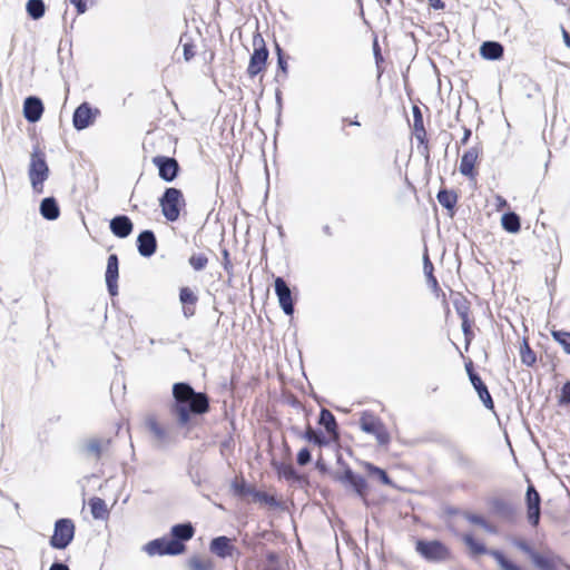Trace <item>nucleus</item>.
Here are the masks:
<instances>
[{"label": "nucleus", "instance_id": "15", "mask_svg": "<svg viewBox=\"0 0 570 570\" xmlns=\"http://www.w3.org/2000/svg\"><path fill=\"white\" fill-rule=\"evenodd\" d=\"M236 539L228 538L226 535H219L212 539L209 543V551L220 558H232L234 554H238V550L235 546Z\"/></svg>", "mask_w": 570, "mask_h": 570}, {"label": "nucleus", "instance_id": "17", "mask_svg": "<svg viewBox=\"0 0 570 570\" xmlns=\"http://www.w3.org/2000/svg\"><path fill=\"white\" fill-rule=\"evenodd\" d=\"M153 164L158 168L159 177L165 181H173L178 176L179 164L173 157L156 156Z\"/></svg>", "mask_w": 570, "mask_h": 570}, {"label": "nucleus", "instance_id": "4", "mask_svg": "<svg viewBox=\"0 0 570 570\" xmlns=\"http://www.w3.org/2000/svg\"><path fill=\"white\" fill-rule=\"evenodd\" d=\"M462 540L469 549V552L473 557L482 556L489 553L499 564L502 570H523L520 566L515 564L511 560H509L503 552L499 550L488 551L485 546L474 539V537L470 533H465L462 535Z\"/></svg>", "mask_w": 570, "mask_h": 570}, {"label": "nucleus", "instance_id": "1", "mask_svg": "<svg viewBox=\"0 0 570 570\" xmlns=\"http://www.w3.org/2000/svg\"><path fill=\"white\" fill-rule=\"evenodd\" d=\"M171 392V412L180 426H187L193 415H205L210 410L209 396L204 392H196L188 383H175Z\"/></svg>", "mask_w": 570, "mask_h": 570}, {"label": "nucleus", "instance_id": "41", "mask_svg": "<svg viewBox=\"0 0 570 570\" xmlns=\"http://www.w3.org/2000/svg\"><path fill=\"white\" fill-rule=\"evenodd\" d=\"M278 476L284 478L287 481H299L301 475L289 463H281L276 466Z\"/></svg>", "mask_w": 570, "mask_h": 570}, {"label": "nucleus", "instance_id": "14", "mask_svg": "<svg viewBox=\"0 0 570 570\" xmlns=\"http://www.w3.org/2000/svg\"><path fill=\"white\" fill-rule=\"evenodd\" d=\"M100 111L92 108L88 102H82L78 106L72 116V124L77 130H82L91 126Z\"/></svg>", "mask_w": 570, "mask_h": 570}, {"label": "nucleus", "instance_id": "62", "mask_svg": "<svg viewBox=\"0 0 570 570\" xmlns=\"http://www.w3.org/2000/svg\"><path fill=\"white\" fill-rule=\"evenodd\" d=\"M151 430L159 436H163L164 435V431L161 428L158 426L157 423H153L151 424Z\"/></svg>", "mask_w": 570, "mask_h": 570}, {"label": "nucleus", "instance_id": "47", "mask_svg": "<svg viewBox=\"0 0 570 570\" xmlns=\"http://www.w3.org/2000/svg\"><path fill=\"white\" fill-rule=\"evenodd\" d=\"M208 261L209 259L205 254L198 253V254H193L189 257L188 263L194 271L199 272V271H203L206 268V266L208 265Z\"/></svg>", "mask_w": 570, "mask_h": 570}, {"label": "nucleus", "instance_id": "51", "mask_svg": "<svg viewBox=\"0 0 570 570\" xmlns=\"http://www.w3.org/2000/svg\"><path fill=\"white\" fill-rule=\"evenodd\" d=\"M276 52H277V65L278 69L283 72L284 76H287V59L283 53L282 48L279 45H276Z\"/></svg>", "mask_w": 570, "mask_h": 570}, {"label": "nucleus", "instance_id": "11", "mask_svg": "<svg viewBox=\"0 0 570 570\" xmlns=\"http://www.w3.org/2000/svg\"><path fill=\"white\" fill-rule=\"evenodd\" d=\"M483 149L480 145L466 149L460 160L459 170L471 181H475L479 175V165Z\"/></svg>", "mask_w": 570, "mask_h": 570}, {"label": "nucleus", "instance_id": "60", "mask_svg": "<svg viewBox=\"0 0 570 570\" xmlns=\"http://www.w3.org/2000/svg\"><path fill=\"white\" fill-rule=\"evenodd\" d=\"M49 570H69V568L63 563H53Z\"/></svg>", "mask_w": 570, "mask_h": 570}, {"label": "nucleus", "instance_id": "37", "mask_svg": "<svg viewBox=\"0 0 570 570\" xmlns=\"http://www.w3.org/2000/svg\"><path fill=\"white\" fill-rule=\"evenodd\" d=\"M26 10L33 20H38L45 16L46 6L43 0H28Z\"/></svg>", "mask_w": 570, "mask_h": 570}, {"label": "nucleus", "instance_id": "38", "mask_svg": "<svg viewBox=\"0 0 570 570\" xmlns=\"http://www.w3.org/2000/svg\"><path fill=\"white\" fill-rule=\"evenodd\" d=\"M436 198L439 203L446 209H453L458 203V195L454 191L448 189H441L438 193Z\"/></svg>", "mask_w": 570, "mask_h": 570}, {"label": "nucleus", "instance_id": "16", "mask_svg": "<svg viewBox=\"0 0 570 570\" xmlns=\"http://www.w3.org/2000/svg\"><path fill=\"white\" fill-rule=\"evenodd\" d=\"M465 370H466V373L469 375V379H470L473 387L478 392L479 397L482 401V403L484 404V406L489 410H493L494 403H493L492 396H491L490 392L488 391L487 385L481 380V377L474 372L473 362L471 360H469V362L465 363Z\"/></svg>", "mask_w": 570, "mask_h": 570}, {"label": "nucleus", "instance_id": "22", "mask_svg": "<svg viewBox=\"0 0 570 570\" xmlns=\"http://www.w3.org/2000/svg\"><path fill=\"white\" fill-rule=\"evenodd\" d=\"M118 276H119V261L116 254H111L107 259L106 268V284L110 296L118 294Z\"/></svg>", "mask_w": 570, "mask_h": 570}, {"label": "nucleus", "instance_id": "3", "mask_svg": "<svg viewBox=\"0 0 570 570\" xmlns=\"http://www.w3.org/2000/svg\"><path fill=\"white\" fill-rule=\"evenodd\" d=\"M248 548H250L253 552L261 553V558L250 557L247 559L246 564L248 568H253L254 570H284L279 554L275 551L267 550L265 543L258 541L248 544Z\"/></svg>", "mask_w": 570, "mask_h": 570}, {"label": "nucleus", "instance_id": "49", "mask_svg": "<svg viewBox=\"0 0 570 570\" xmlns=\"http://www.w3.org/2000/svg\"><path fill=\"white\" fill-rule=\"evenodd\" d=\"M558 405H570V381H567L560 389V393L558 395Z\"/></svg>", "mask_w": 570, "mask_h": 570}, {"label": "nucleus", "instance_id": "32", "mask_svg": "<svg viewBox=\"0 0 570 570\" xmlns=\"http://www.w3.org/2000/svg\"><path fill=\"white\" fill-rule=\"evenodd\" d=\"M91 515L95 519L105 520L109 517V510L104 499L99 497H92L88 501Z\"/></svg>", "mask_w": 570, "mask_h": 570}, {"label": "nucleus", "instance_id": "29", "mask_svg": "<svg viewBox=\"0 0 570 570\" xmlns=\"http://www.w3.org/2000/svg\"><path fill=\"white\" fill-rule=\"evenodd\" d=\"M170 534L171 540H178V542L184 543L194 537L195 529L190 523H179L171 528Z\"/></svg>", "mask_w": 570, "mask_h": 570}, {"label": "nucleus", "instance_id": "24", "mask_svg": "<svg viewBox=\"0 0 570 570\" xmlns=\"http://www.w3.org/2000/svg\"><path fill=\"white\" fill-rule=\"evenodd\" d=\"M43 105L38 97H28L23 102V116L29 122H37L43 114Z\"/></svg>", "mask_w": 570, "mask_h": 570}, {"label": "nucleus", "instance_id": "46", "mask_svg": "<svg viewBox=\"0 0 570 570\" xmlns=\"http://www.w3.org/2000/svg\"><path fill=\"white\" fill-rule=\"evenodd\" d=\"M491 505H492L494 513H497L498 515L508 518L509 515L512 514L511 505L502 499H494L492 501Z\"/></svg>", "mask_w": 570, "mask_h": 570}, {"label": "nucleus", "instance_id": "13", "mask_svg": "<svg viewBox=\"0 0 570 570\" xmlns=\"http://www.w3.org/2000/svg\"><path fill=\"white\" fill-rule=\"evenodd\" d=\"M532 562L539 570H570V566L551 550L533 556Z\"/></svg>", "mask_w": 570, "mask_h": 570}, {"label": "nucleus", "instance_id": "23", "mask_svg": "<svg viewBox=\"0 0 570 570\" xmlns=\"http://www.w3.org/2000/svg\"><path fill=\"white\" fill-rule=\"evenodd\" d=\"M179 302L186 318H190L196 314L198 296L190 287L184 286L179 289Z\"/></svg>", "mask_w": 570, "mask_h": 570}, {"label": "nucleus", "instance_id": "39", "mask_svg": "<svg viewBox=\"0 0 570 570\" xmlns=\"http://www.w3.org/2000/svg\"><path fill=\"white\" fill-rule=\"evenodd\" d=\"M188 567L190 570H214L215 564L209 558L194 556L188 560Z\"/></svg>", "mask_w": 570, "mask_h": 570}, {"label": "nucleus", "instance_id": "2", "mask_svg": "<svg viewBox=\"0 0 570 570\" xmlns=\"http://www.w3.org/2000/svg\"><path fill=\"white\" fill-rule=\"evenodd\" d=\"M50 175L45 151L36 147L30 155L28 176L33 193L40 195L45 191V181Z\"/></svg>", "mask_w": 570, "mask_h": 570}, {"label": "nucleus", "instance_id": "61", "mask_svg": "<svg viewBox=\"0 0 570 570\" xmlns=\"http://www.w3.org/2000/svg\"><path fill=\"white\" fill-rule=\"evenodd\" d=\"M562 37L567 47L570 48V33L564 28H562Z\"/></svg>", "mask_w": 570, "mask_h": 570}, {"label": "nucleus", "instance_id": "10", "mask_svg": "<svg viewBox=\"0 0 570 570\" xmlns=\"http://www.w3.org/2000/svg\"><path fill=\"white\" fill-rule=\"evenodd\" d=\"M528 482L524 495L525 517L528 523L537 529L541 519V495L530 480Z\"/></svg>", "mask_w": 570, "mask_h": 570}, {"label": "nucleus", "instance_id": "64", "mask_svg": "<svg viewBox=\"0 0 570 570\" xmlns=\"http://www.w3.org/2000/svg\"><path fill=\"white\" fill-rule=\"evenodd\" d=\"M360 9H363V0H355Z\"/></svg>", "mask_w": 570, "mask_h": 570}, {"label": "nucleus", "instance_id": "56", "mask_svg": "<svg viewBox=\"0 0 570 570\" xmlns=\"http://www.w3.org/2000/svg\"><path fill=\"white\" fill-rule=\"evenodd\" d=\"M70 2L76 7L77 13L82 14L87 11V0H70Z\"/></svg>", "mask_w": 570, "mask_h": 570}, {"label": "nucleus", "instance_id": "58", "mask_svg": "<svg viewBox=\"0 0 570 570\" xmlns=\"http://www.w3.org/2000/svg\"><path fill=\"white\" fill-rule=\"evenodd\" d=\"M471 134H472L471 129L464 127L463 137L461 138L460 144L461 145H466L469 139H470V137H471Z\"/></svg>", "mask_w": 570, "mask_h": 570}, {"label": "nucleus", "instance_id": "21", "mask_svg": "<svg viewBox=\"0 0 570 570\" xmlns=\"http://www.w3.org/2000/svg\"><path fill=\"white\" fill-rule=\"evenodd\" d=\"M318 424L325 429L326 434L324 435L328 439L331 444H337L340 442L338 425L334 414L330 410H321Z\"/></svg>", "mask_w": 570, "mask_h": 570}, {"label": "nucleus", "instance_id": "5", "mask_svg": "<svg viewBox=\"0 0 570 570\" xmlns=\"http://www.w3.org/2000/svg\"><path fill=\"white\" fill-rule=\"evenodd\" d=\"M159 205L164 217L168 222H176L180 216L181 209L185 208L186 202L180 189L169 187L159 198Z\"/></svg>", "mask_w": 570, "mask_h": 570}, {"label": "nucleus", "instance_id": "55", "mask_svg": "<svg viewBox=\"0 0 570 570\" xmlns=\"http://www.w3.org/2000/svg\"><path fill=\"white\" fill-rule=\"evenodd\" d=\"M494 206H495V210L501 212V210L508 208L509 204L503 196L495 195L494 196Z\"/></svg>", "mask_w": 570, "mask_h": 570}, {"label": "nucleus", "instance_id": "6", "mask_svg": "<svg viewBox=\"0 0 570 570\" xmlns=\"http://www.w3.org/2000/svg\"><path fill=\"white\" fill-rule=\"evenodd\" d=\"M360 428L363 432L375 438L380 445H387L391 435L383 421L370 411H364L360 417Z\"/></svg>", "mask_w": 570, "mask_h": 570}, {"label": "nucleus", "instance_id": "42", "mask_svg": "<svg viewBox=\"0 0 570 570\" xmlns=\"http://www.w3.org/2000/svg\"><path fill=\"white\" fill-rule=\"evenodd\" d=\"M462 321V331L464 334V341H465V351L469 350L470 344L475 337L473 327H474V320L472 316L461 318Z\"/></svg>", "mask_w": 570, "mask_h": 570}, {"label": "nucleus", "instance_id": "25", "mask_svg": "<svg viewBox=\"0 0 570 570\" xmlns=\"http://www.w3.org/2000/svg\"><path fill=\"white\" fill-rule=\"evenodd\" d=\"M138 252L144 257H149L155 254L157 249V240L151 230H144L137 238Z\"/></svg>", "mask_w": 570, "mask_h": 570}, {"label": "nucleus", "instance_id": "28", "mask_svg": "<svg viewBox=\"0 0 570 570\" xmlns=\"http://www.w3.org/2000/svg\"><path fill=\"white\" fill-rule=\"evenodd\" d=\"M344 479L354 488L355 492L361 498H363L364 500L366 499L368 492V484L363 476L355 474L351 470H347L344 474Z\"/></svg>", "mask_w": 570, "mask_h": 570}, {"label": "nucleus", "instance_id": "27", "mask_svg": "<svg viewBox=\"0 0 570 570\" xmlns=\"http://www.w3.org/2000/svg\"><path fill=\"white\" fill-rule=\"evenodd\" d=\"M110 229L115 236L125 238L131 234L132 223L130 218L125 215L116 216L110 222Z\"/></svg>", "mask_w": 570, "mask_h": 570}, {"label": "nucleus", "instance_id": "59", "mask_svg": "<svg viewBox=\"0 0 570 570\" xmlns=\"http://www.w3.org/2000/svg\"><path fill=\"white\" fill-rule=\"evenodd\" d=\"M374 51H375L376 62L379 63V62L383 61V57L381 55L380 47H379L377 42L374 43Z\"/></svg>", "mask_w": 570, "mask_h": 570}, {"label": "nucleus", "instance_id": "20", "mask_svg": "<svg viewBox=\"0 0 570 570\" xmlns=\"http://www.w3.org/2000/svg\"><path fill=\"white\" fill-rule=\"evenodd\" d=\"M275 294L278 298L281 308L286 315L294 313V298L292 291L282 277H276L274 281Z\"/></svg>", "mask_w": 570, "mask_h": 570}, {"label": "nucleus", "instance_id": "18", "mask_svg": "<svg viewBox=\"0 0 570 570\" xmlns=\"http://www.w3.org/2000/svg\"><path fill=\"white\" fill-rule=\"evenodd\" d=\"M433 269H434L433 264L430 262L429 257L426 256L425 262H424V271L426 274L428 284L432 288L435 297L441 301V303L443 305L445 318L448 320L451 314L450 304L446 298L445 292L440 287L439 282L433 274Z\"/></svg>", "mask_w": 570, "mask_h": 570}, {"label": "nucleus", "instance_id": "35", "mask_svg": "<svg viewBox=\"0 0 570 570\" xmlns=\"http://www.w3.org/2000/svg\"><path fill=\"white\" fill-rule=\"evenodd\" d=\"M109 443V440L91 439L86 444V451L88 454L99 460L104 451L108 448Z\"/></svg>", "mask_w": 570, "mask_h": 570}, {"label": "nucleus", "instance_id": "48", "mask_svg": "<svg viewBox=\"0 0 570 570\" xmlns=\"http://www.w3.org/2000/svg\"><path fill=\"white\" fill-rule=\"evenodd\" d=\"M463 517L465 520H468L470 523L480 525L485 530L493 531V528L490 525V523L484 519V517L472 513V512H464Z\"/></svg>", "mask_w": 570, "mask_h": 570}, {"label": "nucleus", "instance_id": "36", "mask_svg": "<svg viewBox=\"0 0 570 570\" xmlns=\"http://www.w3.org/2000/svg\"><path fill=\"white\" fill-rule=\"evenodd\" d=\"M363 469L367 472V474L377 478L382 484L392 485V480L390 479L385 470L370 462H364Z\"/></svg>", "mask_w": 570, "mask_h": 570}, {"label": "nucleus", "instance_id": "45", "mask_svg": "<svg viewBox=\"0 0 570 570\" xmlns=\"http://www.w3.org/2000/svg\"><path fill=\"white\" fill-rule=\"evenodd\" d=\"M521 362L527 366H533L537 362V355L530 347L528 342H523L520 348Z\"/></svg>", "mask_w": 570, "mask_h": 570}, {"label": "nucleus", "instance_id": "44", "mask_svg": "<svg viewBox=\"0 0 570 570\" xmlns=\"http://www.w3.org/2000/svg\"><path fill=\"white\" fill-rule=\"evenodd\" d=\"M551 336L557 343H559L562 346L564 352L570 355V332L552 330Z\"/></svg>", "mask_w": 570, "mask_h": 570}, {"label": "nucleus", "instance_id": "33", "mask_svg": "<svg viewBox=\"0 0 570 570\" xmlns=\"http://www.w3.org/2000/svg\"><path fill=\"white\" fill-rule=\"evenodd\" d=\"M301 436L307 442L313 443L320 448L331 444L328 439L323 433L315 431L311 424H307Z\"/></svg>", "mask_w": 570, "mask_h": 570}, {"label": "nucleus", "instance_id": "12", "mask_svg": "<svg viewBox=\"0 0 570 570\" xmlns=\"http://www.w3.org/2000/svg\"><path fill=\"white\" fill-rule=\"evenodd\" d=\"M146 550L151 556H177L186 550V546L185 543L178 542V540H171L170 537H163L150 541L146 546Z\"/></svg>", "mask_w": 570, "mask_h": 570}, {"label": "nucleus", "instance_id": "30", "mask_svg": "<svg viewBox=\"0 0 570 570\" xmlns=\"http://www.w3.org/2000/svg\"><path fill=\"white\" fill-rule=\"evenodd\" d=\"M40 214L48 220H55L60 216V208L53 197L43 198L40 204Z\"/></svg>", "mask_w": 570, "mask_h": 570}, {"label": "nucleus", "instance_id": "19", "mask_svg": "<svg viewBox=\"0 0 570 570\" xmlns=\"http://www.w3.org/2000/svg\"><path fill=\"white\" fill-rule=\"evenodd\" d=\"M412 111H413L412 132L419 142V147H422L423 153L426 156H429V154H430L429 138H428L426 129L424 127L422 111L417 106H414Z\"/></svg>", "mask_w": 570, "mask_h": 570}, {"label": "nucleus", "instance_id": "8", "mask_svg": "<svg viewBox=\"0 0 570 570\" xmlns=\"http://www.w3.org/2000/svg\"><path fill=\"white\" fill-rule=\"evenodd\" d=\"M415 550L428 561L441 562L451 559L450 549L439 540H417Z\"/></svg>", "mask_w": 570, "mask_h": 570}, {"label": "nucleus", "instance_id": "26", "mask_svg": "<svg viewBox=\"0 0 570 570\" xmlns=\"http://www.w3.org/2000/svg\"><path fill=\"white\" fill-rule=\"evenodd\" d=\"M450 299L460 318L472 316L471 302L463 293L451 291Z\"/></svg>", "mask_w": 570, "mask_h": 570}, {"label": "nucleus", "instance_id": "50", "mask_svg": "<svg viewBox=\"0 0 570 570\" xmlns=\"http://www.w3.org/2000/svg\"><path fill=\"white\" fill-rule=\"evenodd\" d=\"M514 546L521 550L522 552L527 553L531 561H533V556L538 554L539 552L534 551L530 544L523 540V539H518V540H514Z\"/></svg>", "mask_w": 570, "mask_h": 570}, {"label": "nucleus", "instance_id": "34", "mask_svg": "<svg viewBox=\"0 0 570 570\" xmlns=\"http://www.w3.org/2000/svg\"><path fill=\"white\" fill-rule=\"evenodd\" d=\"M501 225L504 230L512 234L519 233L521 229L520 217L513 212L503 214Z\"/></svg>", "mask_w": 570, "mask_h": 570}, {"label": "nucleus", "instance_id": "9", "mask_svg": "<svg viewBox=\"0 0 570 570\" xmlns=\"http://www.w3.org/2000/svg\"><path fill=\"white\" fill-rule=\"evenodd\" d=\"M76 532L75 523L71 519H59L55 523L53 534L50 538V546L55 549H66L73 540Z\"/></svg>", "mask_w": 570, "mask_h": 570}, {"label": "nucleus", "instance_id": "54", "mask_svg": "<svg viewBox=\"0 0 570 570\" xmlns=\"http://www.w3.org/2000/svg\"><path fill=\"white\" fill-rule=\"evenodd\" d=\"M222 254H223V262H222L223 267L227 274L232 275L234 266H233L230 257H229V252L227 249H223Z\"/></svg>", "mask_w": 570, "mask_h": 570}, {"label": "nucleus", "instance_id": "7", "mask_svg": "<svg viewBox=\"0 0 570 570\" xmlns=\"http://www.w3.org/2000/svg\"><path fill=\"white\" fill-rule=\"evenodd\" d=\"M254 50L249 58L246 73L250 79L263 73L267 69V59L269 56L265 41L261 35H256L253 39Z\"/></svg>", "mask_w": 570, "mask_h": 570}, {"label": "nucleus", "instance_id": "31", "mask_svg": "<svg viewBox=\"0 0 570 570\" xmlns=\"http://www.w3.org/2000/svg\"><path fill=\"white\" fill-rule=\"evenodd\" d=\"M503 46L495 41H485L480 48V53L489 60H497L503 56Z\"/></svg>", "mask_w": 570, "mask_h": 570}, {"label": "nucleus", "instance_id": "52", "mask_svg": "<svg viewBox=\"0 0 570 570\" xmlns=\"http://www.w3.org/2000/svg\"><path fill=\"white\" fill-rule=\"evenodd\" d=\"M311 459H312L311 451L307 448L301 449L296 456L297 464L301 466L309 463Z\"/></svg>", "mask_w": 570, "mask_h": 570}, {"label": "nucleus", "instance_id": "63", "mask_svg": "<svg viewBox=\"0 0 570 570\" xmlns=\"http://www.w3.org/2000/svg\"><path fill=\"white\" fill-rule=\"evenodd\" d=\"M348 125L361 126V124L357 120H352V121L348 122Z\"/></svg>", "mask_w": 570, "mask_h": 570}, {"label": "nucleus", "instance_id": "40", "mask_svg": "<svg viewBox=\"0 0 570 570\" xmlns=\"http://www.w3.org/2000/svg\"><path fill=\"white\" fill-rule=\"evenodd\" d=\"M254 489L255 487L248 484L243 478L235 479L232 483L234 494L240 498L252 495Z\"/></svg>", "mask_w": 570, "mask_h": 570}, {"label": "nucleus", "instance_id": "57", "mask_svg": "<svg viewBox=\"0 0 570 570\" xmlns=\"http://www.w3.org/2000/svg\"><path fill=\"white\" fill-rule=\"evenodd\" d=\"M428 4L434 10H443L445 8V3L442 0H428Z\"/></svg>", "mask_w": 570, "mask_h": 570}, {"label": "nucleus", "instance_id": "53", "mask_svg": "<svg viewBox=\"0 0 570 570\" xmlns=\"http://www.w3.org/2000/svg\"><path fill=\"white\" fill-rule=\"evenodd\" d=\"M184 58L186 61L191 60L196 56V46L193 42L183 45Z\"/></svg>", "mask_w": 570, "mask_h": 570}, {"label": "nucleus", "instance_id": "43", "mask_svg": "<svg viewBox=\"0 0 570 570\" xmlns=\"http://www.w3.org/2000/svg\"><path fill=\"white\" fill-rule=\"evenodd\" d=\"M250 497L253 498L254 501L259 502L262 504H266L269 507L278 505L276 497L264 491H258L254 489Z\"/></svg>", "mask_w": 570, "mask_h": 570}]
</instances>
